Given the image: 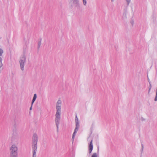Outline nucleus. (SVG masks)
Segmentation results:
<instances>
[{
    "mask_svg": "<svg viewBox=\"0 0 157 157\" xmlns=\"http://www.w3.org/2000/svg\"><path fill=\"white\" fill-rule=\"evenodd\" d=\"M41 40H42V39L41 38H40L39 39V41H38V47H37V48L38 49H39L40 46L41 45Z\"/></svg>",
    "mask_w": 157,
    "mask_h": 157,
    "instance_id": "8",
    "label": "nucleus"
},
{
    "mask_svg": "<svg viewBox=\"0 0 157 157\" xmlns=\"http://www.w3.org/2000/svg\"><path fill=\"white\" fill-rule=\"evenodd\" d=\"M32 106H33V105H32V104H31V106L30 108V110H31L32 109Z\"/></svg>",
    "mask_w": 157,
    "mask_h": 157,
    "instance_id": "24",
    "label": "nucleus"
},
{
    "mask_svg": "<svg viewBox=\"0 0 157 157\" xmlns=\"http://www.w3.org/2000/svg\"><path fill=\"white\" fill-rule=\"evenodd\" d=\"M33 149V157H36V153L37 151V146H32Z\"/></svg>",
    "mask_w": 157,
    "mask_h": 157,
    "instance_id": "4",
    "label": "nucleus"
},
{
    "mask_svg": "<svg viewBox=\"0 0 157 157\" xmlns=\"http://www.w3.org/2000/svg\"><path fill=\"white\" fill-rule=\"evenodd\" d=\"M151 90V89H150V88H149V90H148V94H149V93H150V92Z\"/></svg>",
    "mask_w": 157,
    "mask_h": 157,
    "instance_id": "25",
    "label": "nucleus"
},
{
    "mask_svg": "<svg viewBox=\"0 0 157 157\" xmlns=\"http://www.w3.org/2000/svg\"><path fill=\"white\" fill-rule=\"evenodd\" d=\"M38 141H32L33 144L32 146H37V143Z\"/></svg>",
    "mask_w": 157,
    "mask_h": 157,
    "instance_id": "10",
    "label": "nucleus"
},
{
    "mask_svg": "<svg viewBox=\"0 0 157 157\" xmlns=\"http://www.w3.org/2000/svg\"><path fill=\"white\" fill-rule=\"evenodd\" d=\"M35 100H36L35 99H34V98H33L32 100V102H31V104H32V105H33L34 102L35 101Z\"/></svg>",
    "mask_w": 157,
    "mask_h": 157,
    "instance_id": "17",
    "label": "nucleus"
},
{
    "mask_svg": "<svg viewBox=\"0 0 157 157\" xmlns=\"http://www.w3.org/2000/svg\"><path fill=\"white\" fill-rule=\"evenodd\" d=\"M147 79H148V82H149V83H150V80H149V78H148Z\"/></svg>",
    "mask_w": 157,
    "mask_h": 157,
    "instance_id": "27",
    "label": "nucleus"
},
{
    "mask_svg": "<svg viewBox=\"0 0 157 157\" xmlns=\"http://www.w3.org/2000/svg\"><path fill=\"white\" fill-rule=\"evenodd\" d=\"M3 52V50L0 48V56H1Z\"/></svg>",
    "mask_w": 157,
    "mask_h": 157,
    "instance_id": "14",
    "label": "nucleus"
},
{
    "mask_svg": "<svg viewBox=\"0 0 157 157\" xmlns=\"http://www.w3.org/2000/svg\"><path fill=\"white\" fill-rule=\"evenodd\" d=\"M38 141V136L36 134H34L33 137L32 141Z\"/></svg>",
    "mask_w": 157,
    "mask_h": 157,
    "instance_id": "7",
    "label": "nucleus"
},
{
    "mask_svg": "<svg viewBox=\"0 0 157 157\" xmlns=\"http://www.w3.org/2000/svg\"><path fill=\"white\" fill-rule=\"evenodd\" d=\"M127 2V4L128 5L130 3L131 0H126Z\"/></svg>",
    "mask_w": 157,
    "mask_h": 157,
    "instance_id": "19",
    "label": "nucleus"
},
{
    "mask_svg": "<svg viewBox=\"0 0 157 157\" xmlns=\"http://www.w3.org/2000/svg\"><path fill=\"white\" fill-rule=\"evenodd\" d=\"M3 66V64L2 63V61L1 62H0V68L2 67Z\"/></svg>",
    "mask_w": 157,
    "mask_h": 157,
    "instance_id": "21",
    "label": "nucleus"
},
{
    "mask_svg": "<svg viewBox=\"0 0 157 157\" xmlns=\"http://www.w3.org/2000/svg\"><path fill=\"white\" fill-rule=\"evenodd\" d=\"M76 127H79V121H76Z\"/></svg>",
    "mask_w": 157,
    "mask_h": 157,
    "instance_id": "11",
    "label": "nucleus"
},
{
    "mask_svg": "<svg viewBox=\"0 0 157 157\" xmlns=\"http://www.w3.org/2000/svg\"><path fill=\"white\" fill-rule=\"evenodd\" d=\"M18 149L15 145H12L10 148V157H18Z\"/></svg>",
    "mask_w": 157,
    "mask_h": 157,
    "instance_id": "2",
    "label": "nucleus"
},
{
    "mask_svg": "<svg viewBox=\"0 0 157 157\" xmlns=\"http://www.w3.org/2000/svg\"><path fill=\"white\" fill-rule=\"evenodd\" d=\"M2 60V59L1 57H0V62H1Z\"/></svg>",
    "mask_w": 157,
    "mask_h": 157,
    "instance_id": "26",
    "label": "nucleus"
},
{
    "mask_svg": "<svg viewBox=\"0 0 157 157\" xmlns=\"http://www.w3.org/2000/svg\"><path fill=\"white\" fill-rule=\"evenodd\" d=\"M72 1L75 6L77 7V9H78L80 7L78 1V0H72Z\"/></svg>",
    "mask_w": 157,
    "mask_h": 157,
    "instance_id": "6",
    "label": "nucleus"
},
{
    "mask_svg": "<svg viewBox=\"0 0 157 157\" xmlns=\"http://www.w3.org/2000/svg\"><path fill=\"white\" fill-rule=\"evenodd\" d=\"M76 133H77V132H76V131H74L73 133V134L72 135V139L73 141L74 140L75 137V135H76Z\"/></svg>",
    "mask_w": 157,
    "mask_h": 157,
    "instance_id": "9",
    "label": "nucleus"
},
{
    "mask_svg": "<svg viewBox=\"0 0 157 157\" xmlns=\"http://www.w3.org/2000/svg\"><path fill=\"white\" fill-rule=\"evenodd\" d=\"M91 157H98V155L96 153H94L91 156Z\"/></svg>",
    "mask_w": 157,
    "mask_h": 157,
    "instance_id": "12",
    "label": "nucleus"
},
{
    "mask_svg": "<svg viewBox=\"0 0 157 157\" xmlns=\"http://www.w3.org/2000/svg\"><path fill=\"white\" fill-rule=\"evenodd\" d=\"M83 3L84 5H86V0H82Z\"/></svg>",
    "mask_w": 157,
    "mask_h": 157,
    "instance_id": "16",
    "label": "nucleus"
},
{
    "mask_svg": "<svg viewBox=\"0 0 157 157\" xmlns=\"http://www.w3.org/2000/svg\"><path fill=\"white\" fill-rule=\"evenodd\" d=\"M26 57L24 55H23L21 58L20 60L19 61L20 65L21 67V69L22 71L24 70V67L25 63L26 62Z\"/></svg>",
    "mask_w": 157,
    "mask_h": 157,
    "instance_id": "3",
    "label": "nucleus"
},
{
    "mask_svg": "<svg viewBox=\"0 0 157 157\" xmlns=\"http://www.w3.org/2000/svg\"><path fill=\"white\" fill-rule=\"evenodd\" d=\"M113 0H111V1H112V2H113Z\"/></svg>",
    "mask_w": 157,
    "mask_h": 157,
    "instance_id": "29",
    "label": "nucleus"
},
{
    "mask_svg": "<svg viewBox=\"0 0 157 157\" xmlns=\"http://www.w3.org/2000/svg\"><path fill=\"white\" fill-rule=\"evenodd\" d=\"M130 22L131 24L132 25H133L134 23V20L132 18L131 19Z\"/></svg>",
    "mask_w": 157,
    "mask_h": 157,
    "instance_id": "13",
    "label": "nucleus"
},
{
    "mask_svg": "<svg viewBox=\"0 0 157 157\" xmlns=\"http://www.w3.org/2000/svg\"><path fill=\"white\" fill-rule=\"evenodd\" d=\"M61 102L60 100H58L56 105V112L55 116V122L57 127V131L58 132L59 125V121L60 119V114L61 113Z\"/></svg>",
    "mask_w": 157,
    "mask_h": 157,
    "instance_id": "1",
    "label": "nucleus"
},
{
    "mask_svg": "<svg viewBox=\"0 0 157 157\" xmlns=\"http://www.w3.org/2000/svg\"><path fill=\"white\" fill-rule=\"evenodd\" d=\"M36 98H37L36 94H34L33 97V98L34 99H36Z\"/></svg>",
    "mask_w": 157,
    "mask_h": 157,
    "instance_id": "18",
    "label": "nucleus"
},
{
    "mask_svg": "<svg viewBox=\"0 0 157 157\" xmlns=\"http://www.w3.org/2000/svg\"><path fill=\"white\" fill-rule=\"evenodd\" d=\"M93 140H92L90 141V144L89 145V154H90L93 149V145L92 144Z\"/></svg>",
    "mask_w": 157,
    "mask_h": 157,
    "instance_id": "5",
    "label": "nucleus"
},
{
    "mask_svg": "<svg viewBox=\"0 0 157 157\" xmlns=\"http://www.w3.org/2000/svg\"><path fill=\"white\" fill-rule=\"evenodd\" d=\"M99 147H98V151H99Z\"/></svg>",
    "mask_w": 157,
    "mask_h": 157,
    "instance_id": "28",
    "label": "nucleus"
},
{
    "mask_svg": "<svg viewBox=\"0 0 157 157\" xmlns=\"http://www.w3.org/2000/svg\"><path fill=\"white\" fill-rule=\"evenodd\" d=\"M79 127H76L75 128V129L74 130V131H76V132H77L78 131V128H79Z\"/></svg>",
    "mask_w": 157,
    "mask_h": 157,
    "instance_id": "15",
    "label": "nucleus"
},
{
    "mask_svg": "<svg viewBox=\"0 0 157 157\" xmlns=\"http://www.w3.org/2000/svg\"><path fill=\"white\" fill-rule=\"evenodd\" d=\"M78 118L77 117V115H76L75 117V121H78Z\"/></svg>",
    "mask_w": 157,
    "mask_h": 157,
    "instance_id": "20",
    "label": "nucleus"
},
{
    "mask_svg": "<svg viewBox=\"0 0 157 157\" xmlns=\"http://www.w3.org/2000/svg\"><path fill=\"white\" fill-rule=\"evenodd\" d=\"M151 83H150L149 88H150V89H151Z\"/></svg>",
    "mask_w": 157,
    "mask_h": 157,
    "instance_id": "23",
    "label": "nucleus"
},
{
    "mask_svg": "<svg viewBox=\"0 0 157 157\" xmlns=\"http://www.w3.org/2000/svg\"><path fill=\"white\" fill-rule=\"evenodd\" d=\"M141 147H142L141 150H142V151H143V148H144V145L142 144H141Z\"/></svg>",
    "mask_w": 157,
    "mask_h": 157,
    "instance_id": "22",
    "label": "nucleus"
}]
</instances>
